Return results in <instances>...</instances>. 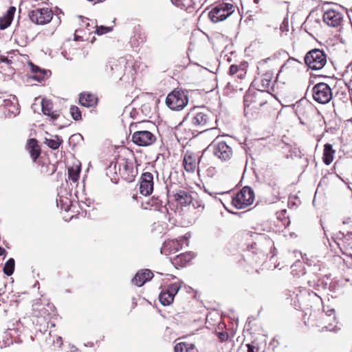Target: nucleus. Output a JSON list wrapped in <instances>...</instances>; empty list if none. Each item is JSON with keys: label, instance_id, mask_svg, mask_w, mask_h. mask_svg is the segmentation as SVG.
<instances>
[{"label": "nucleus", "instance_id": "ddd939ff", "mask_svg": "<svg viewBox=\"0 0 352 352\" xmlns=\"http://www.w3.org/2000/svg\"><path fill=\"white\" fill-rule=\"evenodd\" d=\"M342 20V15L335 10H327L323 14V21L329 26L337 27Z\"/></svg>", "mask_w": 352, "mask_h": 352}, {"label": "nucleus", "instance_id": "c756f323", "mask_svg": "<svg viewBox=\"0 0 352 352\" xmlns=\"http://www.w3.org/2000/svg\"><path fill=\"white\" fill-rule=\"evenodd\" d=\"M14 270V260L10 258L5 264L3 267V272L7 276H10L13 274Z\"/></svg>", "mask_w": 352, "mask_h": 352}, {"label": "nucleus", "instance_id": "2eb2a0df", "mask_svg": "<svg viewBox=\"0 0 352 352\" xmlns=\"http://www.w3.org/2000/svg\"><path fill=\"white\" fill-rule=\"evenodd\" d=\"M119 66H124V74L127 73L129 75L133 76L136 72V65L133 61V59L131 56H129V58H120L118 60Z\"/></svg>", "mask_w": 352, "mask_h": 352}, {"label": "nucleus", "instance_id": "1a4fd4ad", "mask_svg": "<svg viewBox=\"0 0 352 352\" xmlns=\"http://www.w3.org/2000/svg\"><path fill=\"white\" fill-rule=\"evenodd\" d=\"M213 153L221 161H227L232 156V149L223 141H216L213 144Z\"/></svg>", "mask_w": 352, "mask_h": 352}, {"label": "nucleus", "instance_id": "dca6fc26", "mask_svg": "<svg viewBox=\"0 0 352 352\" xmlns=\"http://www.w3.org/2000/svg\"><path fill=\"white\" fill-rule=\"evenodd\" d=\"M175 200L182 206L190 205L192 201L191 195L183 190H179L175 192L173 195Z\"/></svg>", "mask_w": 352, "mask_h": 352}, {"label": "nucleus", "instance_id": "de8ad7c7", "mask_svg": "<svg viewBox=\"0 0 352 352\" xmlns=\"http://www.w3.org/2000/svg\"><path fill=\"white\" fill-rule=\"evenodd\" d=\"M259 1H260V0H254V2L255 3H258Z\"/></svg>", "mask_w": 352, "mask_h": 352}, {"label": "nucleus", "instance_id": "58836bf2", "mask_svg": "<svg viewBox=\"0 0 352 352\" xmlns=\"http://www.w3.org/2000/svg\"><path fill=\"white\" fill-rule=\"evenodd\" d=\"M218 337L221 341L223 342L228 340V334L226 332H219Z\"/></svg>", "mask_w": 352, "mask_h": 352}, {"label": "nucleus", "instance_id": "5701e85b", "mask_svg": "<svg viewBox=\"0 0 352 352\" xmlns=\"http://www.w3.org/2000/svg\"><path fill=\"white\" fill-rule=\"evenodd\" d=\"M62 142V140L57 135L51 136L45 138V143L51 148L55 150L59 147Z\"/></svg>", "mask_w": 352, "mask_h": 352}, {"label": "nucleus", "instance_id": "f03ea898", "mask_svg": "<svg viewBox=\"0 0 352 352\" xmlns=\"http://www.w3.org/2000/svg\"><path fill=\"white\" fill-rule=\"evenodd\" d=\"M234 12L232 3L222 1L214 5L208 12V17L213 23H218L226 19Z\"/></svg>", "mask_w": 352, "mask_h": 352}, {"label": "nucleus", "instance_id": "a211bd4d", "mask_svg": "<svg viewBox=\"0 0 352 352\" xmlns=\"http://www.w3.org/2000/svg\"><path fill=\"white\" fill-rule=\"evenodd\" d=\"M27 149L28 150L32 159L35 162L41 154V149L38 144V141L34 138L30 139L27 144Z\"/></svg>", "mask_w": 352, "mask_h": 352}, {"label": "nucleus", "instance_id": "ea45409f", "mask_svg": "<svg viewBox=\"0 0 352 352\" xmlns=\"http://www.w3.org/2000/svg\"><path fill=\"white\" fill-rule=\"evenodd\" d=\"M238 72V67L236 65H231L230 67V74L233 75V74H236V72Z\"/></svg>", "mask_w": 352, "mask_h": 352}, {"label": "nucleus", "instance_id": "6e6552de", "mask_svg": "<svg viewBox=\"0 0 352 352\" xmlns=\"http://www.w3.org/2000/svg\"><path fill=\"white\" fill-rule=\"evenodd\" d=\"M181 287L182 282H177L168 285L166 289L162 291L159 296V300L162 305L164 306L170 305Z\"/></svg>", "mask_w": 352, "mask_h": 352}, {"label": "nucleus", "instance_id": "9d476101", "mask_svg": "<svg viewBox=\"0 0 352 352\" xmlns=\"http://www.w3.org/2000/svg\"><path fill=\"white\" fill-rule=\"evenodd\" d=\"M155 140V136L148 131H138L132 135V141L141 146L151 145Z\"/></svg>", "mask_w": 352, "mask_h": 352}, {"label": "nucleus", "instance_id": "423d86ee", "mask_svg": "<svg viewBox=\"0 0 352 352\" xmlns=\"http://www.w3.org/2000/svg\"><path fill=\"white\" fill-rule=\"evenodd\" d=\"M312 92L314 100L320 104H327L332 98L330 87L324 82L316 84L313 87Z\"/></svg>", "mask_w": 352, "mask_h": 352}, {"label": "nucleus", "instance_id": "20e7f679", "mask_svg": "<svg viewBox=\"0 0 352 352\" xmlns=\"http://www.w3.org/2000/svg\"><path fill=\"white\" fill-rule=\"evenodd\" d=\"M254 199V192L249 186L243 187L232 199V204L236 209H243L251 205Z\"/></svg>", "mask_w": 352, "mask_h": 352}, {"label": "nucleus", "instance_id": "9b49d317", "mask_svg": "<svg viewBox=\"0 0 352 352\" xmlns=\"http://www.w3.org/2000/svg\"><path fill=\"white\" fill-rule=\"evenodd\" d=\"M269 92H266L261 90H258L257 91L252 94L250 92L245 94L244 97V105L245 107H250L252 103L254 104V107H256L257 105L262 106L263 104L266 103V101H259L264 96H268Z\"/></svg>", "mask_w": 352, "mask_h": 352}, {"label": "nucleus", "instance_id": "4be33fe9", "mask_svg": "<svg viewBox=\"0 0 352 352\" xmlns=\"http://www.w3.org/2000/svg\"><path fill=\"white\" fill-rule=\"evenodd\" d=\"M342 214H343V217H342L343 228L340 231V234H342L343 235V236H346L351 233V232L350 230L351 227V226L350 224L351 223V218H350V217H346L345 212H343Z\"/></svg>", "mask_w": 352, "mask_h": 352}, {"label": "nucleus", "instance_id": "a19ab883", "mask_svg": "<svg viewBox=\"0 0 352 352\" xmlns=\"http://www.w3.org/2000/svg\"><path fill=\"white\" fill-rule=\"evenodd\" d=\"M270 60V58H267L265 59H263L258 63V68L260 67H262L265 63H266L268 60Z\"/></svg>", "mask_w": 352, "mask_h": 352}, {"label": "nucleus", "instance_id": "f257e3e1", "mask_svg": "<svg viewBox=\"0 0 352 352\" xmlns=\"http://www.w3.org/2000/svg\"><path fill=\"white\" fill-rule=\"evenodd\" d=\"M190 124L197 131L204 132L216 129L214 114L208 109H194L188 115Z\"/></svg>", "mask_w": 352, "mask_h": 352}, {"label": "nucleus", "instance_id": "3c124183", "mask_svg": "<svg viewBox=\"0 0 352 352\" xmlns=\"http://www.w3.org/2000/svg\"><path fill=\"white\" fill-rule=\"evenodd\" d=\"M111 70H113V66H111Z\"/></svg>", "mask_w": 352, "mask_h": 352}, {"label": "nucleus", "instance_id": "bb28decb", "mask_svg": "<svg viewBox=\"0 0 352 352\" xmlns=\"http://www.w3.org/2000/svg\"><path fill=\"white\" fill-rule=\"evenodd\" d=\"M80 168L76 166H72L68 169V178L73 182H76L79 178Z\"/></svg>", "mask_w": 352, "mask_h": 352}, {"label": "nucleus", "instance_id": "b1692460", "mask_svg": "<svg viewBox=\"0 0 352 352\" xmlns=\"http://www.w3.org/2000/svg\"><path fill=\"white\" fill-rule=\"evenodd\" d=\"M184 168L187 172H194L196 168L195 160L190 156H185L184 160Z\"/></svg>", "mask_w": 352, "mask_h": 352}, {"label": "nucleus", "instance_id": "a878e982", "mask_svg": "<svg viewBox=\"0 0 352 352\" xmlns=\"http://www.w3.org/2000/svg\"><path fill=\"white\" fill-rule=\"evenodd\" d=\"M11 60L7 57L1 56L0 57V72H7L11 70Z\"/></svg>", "mask_w": 352, "mask_h": 352}, {"label": "nucleus", "instance_id": "f704fd0d", "mask_svg": "<svg viewBox=\"0 0 352 352\" xmlns=\"http://www.w3.org/2000/svg\"><path fill=\"white\" fill-rule=\"evenodd\" d=\"M46 74V71L41 69L38 72H37V74H32L31 78L34 80H37L38 82H41L44 79Z\"/></svg>", "mask_w": 352, "mask_h": 352}, {"label": "nucleus", "instance_id": "e433bc0d", "mask_svg": "<svg viewBox=\"0 0 352 352\" xmlns=\"http://www.w3.org/2000/svg\"><path fill=\"white\" fill-rule=\"evenodd\" d=\"M271 84V80L267 75L261 79V87L264 89L268 88Z\"/></svg>", "mask_w": 352, "mask_h": 352}, {"label": "nucleus", "instance_id": "8fccbe9b", "mask_svg": "<svg viewBox=\"0 0 352 352\" xmlns=\"http://www.w3.org/2000/svg\"><path fill=\"white\" fill-rule=\"evenodd\" d=\"M349 98L352 101V97L351 96H349Z\"/></svg>", "mask_w": 352, "mask_h": 352}, {"label": "nucleus", "instance_id": "c03bdc74", "mask_svg": "<svg viewBox=\"0 0 352 352\" xmlns=\"http://www.w3.org/2000/svg\"><path fill=\"white\" fill-rule=\"evenodd\" d=\"M77 32H78V30L76 31V33H75V40L76 41H82L81 39V37L79 36L78 35H77Z\"/></svg>", "mask_w": 352, "mask_h": 352}, {"label": "nucleus", "instance_id": "4468645a", "mask_svg": "<svg viewBox=\"0 0 352 352\" xmlns=\"http://www.w3.org/2000/svg\"><path fill=\"white\" fill-rule=\"evenodd\" d=\"M153 274L149 270L139 271L132 279V283L138 286H142L146 281L151 280Z\"/></svg>", "mask_w": 352, "mask_h": 352}, {"label": "nucleus", "instance_id": "aec40b11", "mask_svg": "<svg viewBox=\"0 0 352 352\" xmlns=\"http://www.w3.org/2000/svg\"><path fill=\"white\" fill-rule=\"evenodd\" d=\"M97 98L94 95L87 93L81 94L79 96V102L81 105L90 107L96 104Z\"/></svg>", "mask_w": 352, "mask_h": 352}, {"label": "nucleus", "instance_id": "f3484780", "mask_svg": "<svg viewBox=\"0 0 352 352\" xmlns=\"http://www.w3.org/2000/svg\"><path fill=\"white\" fill-rule=\"evenodd\" d=\"M41 107L43 113L50 116L52 120H55L59 117V112L58 111H53L52 103L50 100L43 99L41 102Z\"/></svg>", "mask_w": 352, "mask_h": 352}, {"label": "nucleus", "instance_id": "7ed1b4c3", "mask_svg": "<svg viewBox=\"0 0 352 352\" xmlns=\"http://www.w3.org/2000/svg\"><path fill=\"white\" fill-rule=\"evenodd\" d=\"M305 62L309 68L319 70L326 65L327 56L322 50L314 49L306 54Z\"/></svg>", "mask_w": 352, "mask_h": 352}, {"label": "nucleus", "instance_id": "f8f14e48", "mask_svg": "<svg viewBox=\"0 0 352 352\" xmlns=\"http://www.w3.org/2000/svg\"><path fill=\"white\" fill-rule=\"evenodd\" d=\"M140 192L142 195L148 196L153 190V176L151 173H144L141 176Z\"/></svg>", "mask_w": 352, "mask_h": 352}, {"label": "nucleus", "instance_id": "7c9ffc66", "mask_svg": "<svg viewBox=\"0 0 352 352\" xmlns=\"http://www.w3.org/2000/svg\"><path fill=\"white\" fill-rule=\"evenodd\" d=\"M173 3L181 8H187L191 6L192 0H171Z\"/></svg>", "mask_w": 352, "mask_h": 352}, {"label": "nucleus", "instance_id": "4c0bfd02", "mask_svg": "<svg viewBox=\"0 0 352 352\" xmlns=\"http://www.w3.org/2000/svg\"><path fill=\"white\" fill-rule=\"evenodd\" d=\"M28 66L32 73V74H37V72H38L39 70H41V69L39 68L38 66L36 65H34L33 63H29L28 64Z\"/></svg>", "mask_w": 352, "mask_h": 352}, {"label": "nucleus", "instance_id": "412c9836", "mask_svg": "<svg viewBox=\"0 0 352 352\" xmlns=\"http://www.w3.org/2000/svg\"><path fill=\"white\" fill-rule=\"evenodd\" d=\"M335 151L332 148V145L326 144L324 148L323 161L325 164L329 165L333 160V154Z\"/></svg>", "mask_w": 352, "mask_h": 352}, {"label": "nucleus", "instance_id": "37998d69", "mask_svg": "<svg viewBox=\"0 0 352 352\" xmlns=\"http://www.w3.org/2000/svg\"><path fill=\"white\" fill-rule=\"evenodd\" d=\"M247 347H248V352H255L254 351V349H255V347L250 344H247Z\"/></svg>", "mask_w": 352, "mask_h": 352}, {"label": "nucleus", "instance_id": "72a5a7b5", "mask_svg": "<svg viewBox=\"0 0 352 352\" xmlns=\"http://www.w3.org/2000/svg\"><path fill=\"white\" fill-rule=\"evenodd\" d=\"M352 63H350L348 65H347V67H346V69L345 70V72H344L343 74V77L345 78V84L349 88V91H350V85L351 83L352 82V79L350 78V74H349V67L351 65Z\"/></svg>", "mask_w": 352, "mask_h": 352}, {"label": "nucleus", "instance_id": "79ce46f5", "mask_svg": "<svg viewBox=\"0 0 352 352\" xmlns=\"http://www.w3.org/2000/svg\"><path fill=\"white\" fill-rule=\"evenodd\" d=\"M147 204L151 206H155L157 204V199H152L151 200H150L149 201L147 202Z\"/></svg>", "mask_w": 352, "mask_h": 352}, {"label": "nucleus", "instance_id": "cd10ccee", "mask_svg": "<svg viewBox=\"0 0 352 352\" xmlns=\"http://www.w3.org/2000/svg\"><path fill=\"white\" fill-rule=\"evenodd\" d=\"M192 345L186 342L178 343L175 346V352H192Z\"/></svg>", "mask_w": 352, "mask_h": 352}, {"label": "nucleus", "instance_id": "393cba45", "mask_svg": "<svg viewBox=\"0 0 352 352\" xmlns=\"http://www.w3.org/2000/svg\"><path fill=\"white\" fill-rule=\"evenodd\" d=\"M186 240H187V238L186 236H182V237L179 238V239H176L169 241L167 243V245H169L170 248L173 249V250H175V252H176L180 248H182V243Z\"/></svg>", "mask_w": 352, "mask_h": 352}, {"label": "nucleus", "instance_id": "09e8293b", "mask_svg": "<svg viewBox=\"0 0 352 352\" xmlns=\"http://www.w3.org/2000/svg\"><path fill=\"white\" fill-rule=\"evenodd\" d=\"M171 277H172V278H175V276H173V275H171Z\"/></svg>", "mask_w": 352, "mask_h": 352}, {"label": "nucleus", "instance_id": "39448f33", "mask_svg": "<svg viewBox=\"0 0 352 352\" xmlns=\"http://www.w3.org/2000/svg\"><path fill=\"white\" fill-rule=\"evenodd\" d=\"M188 98L186 93L183 90H174L166 97V103L172 110L179 111L183 109L188 104Z\"/></svg>", "mask_w": 352, "mask_h": 352}, {"label": "nucleus", "instance_id": "c9c22d12", "mask_svg": "<svg viewBox=\"0 0 352 352\" xmlns=\"http://www.w3.org/2000/svg\"><path fill=\"white\" fill-rule=\"evenodd\" d=\"M110 30H111L110 28L101 25V26L97 27L96 33L98 35H102L103 34H105V33L109 32Z\"/></svg>", "mask_w": 352, "mask_h": 352}, {"label": "nucleus", "instance_id": "49530a36", "mask_svg": "<svg viewBox=\"0 0 352 352\" xmlns=\"http://www.w3.org/2000/svg\"><path fill=\"white\" fill-rule=\"evenodd\" d=\"M61 340H62V339H61V338H60V337H58V338H57V341H60V344H62V343H61Z\"/></svg>", "mask_w": 352, "mask_h": 352}, {"label": "nucleus", "instance_id": "0eeeda50", "mask_svg": "<svg viewBox=\"0 0 352 352\" xmlns=\"http://www.w3.org/2000/svg\"><path fill=\"white\" fill-rule=\"evenodd\" d=\"M53 12L47 8H38L29 13L30 20L38 25H44L51 21Z\"/></svg>", "mask_w": 352, "mask_h": 352}, {"label": "nucleus", "instance_id": "6ab92c4d", "mask_svg": "<svg viewBox=\"0 0 352 352\" xmlns=\"http://www.w3.org/2000/svg\"><path fill=\"white\" fill-rule=\"evenodd\" d=\"M16 11V8L11 6L8 10L6 14L0 19V29L5 30L11 24Z\"/></svg>", "mask_w": 352, "mask_h": 352}, {"label": "nucleus", "instance_id": "c85d7f7f", "mask_svg": "<svg viewBox=\"0 0 352 352\" xmlns=\"http://www.w3.org/2000/svg\"><path fill=\"white\" fill-rule=\"evenodd\" d=\"M192 257L193 255L191 252H186L177 256L176 261L177 263L180 262L182 265H185L187 263L190 262Z\"/></svg>", "mask_w": 352, "mask_h": 352}, {"label": "nucleus", "instance_id": "473e14b6", "mask_svg": "<svg viewBox=\"0 0 352 352\" xmlns=\"http://www.w3.org/2000/svg\"><path fill=\"white\" fill-rule=\"evenodd\" d=\"M12 343V339L10 338V336L8 333H5V335L2 338V341L0 340V348H4Z\"/></svg>", "mask_w": 352, "mask_h": 352}, {"label": "nucleus", "instance_id": "a18cd8bd", "mask_svg": "<svg viewBox=\"0 0 352 352\" xmlns=\"http://www.w3.org/2000/svg\"><path fill=\"white\" fill-rule=\"evenodd\" d=\"M6 252V250L0 247V256H3Z\"/></svg>", "mask_w": 352, "mask_h": 352}, {"label": "nucleus", "instance_id": "2f4dec72", "mask_svg": "<svg viewBox=\"0 0 352 352\" xmlns=\"http://www.w3.org/2000/svg\"><path fill=\"white\" fill-rule=\"evenodd\" d=\"M70 113L75 120H78L81 118V112L78 107L72 106L70 108Z\"/></svg>", "mask_w": 352, "mask_h": 352}]
</instances>
